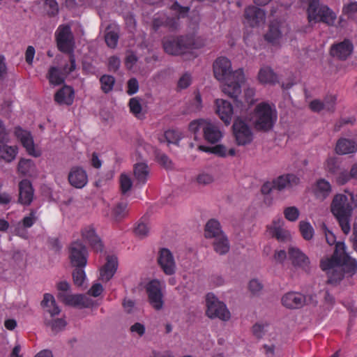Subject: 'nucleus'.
<instances>
[{"mask_svg":"<svg viewBox=\"0 0 357 357\" xmlns=\"http://www.w3.org/2000/svg\"><path fill=\"white\" fill-rule=\"evenodd\" d=\"M214 77L224 83L222 92L234 100L236 107L243 109V104L238 100L241 93V84L245 82L242 68L235 71L231 69V63L227 57L221 56L216 59L213 65Z\"/></svg>","mask_w":357,"mask_h":357,"instance_id":"obj_1","label":"nucleus"},{"mask_svg":"<svg viewBox=\"0 0 357 357\" xmlns=\"http://www.w3.org/2000/svg\"><path fill=\"white\" fill-rule=\"evenodd\" d=\"M319 266L322 271L340 267L346 277H352L357 273V261L346 252L344 242L338 241L336 248L330 257L320 260Z\"/></svg>","mask_w":357,"mask_h":357,"instance_id":"obj_2","label":"nucleus"},{"mask_svg":"<svg viewBox=\"0 0 357 357\" xmlns=\"http://www.w3.org/2000/svg\"><path fill=\"white\" fill-rule=\"evenodd\" d=\"M353 206L349 203L348 197L342 193L335 195L330 205L331 212L344 234H348L351 230L350 222L354 211Z\"/></svg>","mask_w":357,"mask_h":357,"instance_id":"obj_3","label":"nucleus"},{"mask_svg":"<svg viewBox=\"0 0 357 357\" xmlns=\"http://www.w3.org/2000/svg\"><path fill=\"white\" fill-rule=\"evenodd\" d=\"M165 53L172 56L185 54L196 48L195 38L192 35L167 36L162 39Z\"/></svg>","mask_w":357,"mask_h":357,"instance_id":"obj_4","label":"nucleus"},{"mask_svg":"<svg viewBox=\"0 0 357 357\" xmlns=\"http://www.w3.org/2000/svg\"><path fill=\"white\" fill-rule=\"evenodd\" d=\"M277 112L272 109L269 104L261 102L258 104L253 112V126L256 130L263 132L271 131L276 121Z\"/></svg>","mask_w":357,"mask_h":357,"instance_id":"obj_5","label":"nucleus"},{"mask_svg":"<svg viewBox=\"0 0 357 357\" xmlns=\"http://www.w3.org/2000/svg\"><path fill=\"white\" fill-rule=\"evenodd\" d=\"M309 22H321L329 26L335 23V13L327 6L321 4L319 0H310L307 8Z\"/></svg>","mask_w":357,"mask_h":357,"instance_id":"obj_6","label":"nucleus"},{"mask_svg":"<svg viewBox=\"0 0 357 357\" xmlns=\"http://www.w3.org/2000/svg\"><path fill=\"white\" fill-rule=\"evenodd\" d=\"M232 132L238 146H246L253 141L254 134L251 127L239 116H237L233 122Z\"/></svg>","mask_w":357,"mask_h":357,"instance_id":"obj_7","label":"nucleus"},{"mask_svg":"<svg viewBox=\"0 0 357 357\" xmlns=\"http://www.w3.org/2000/svg\"><path fill=\"white\" fill-rule=\"evenodd\" d=\"M206 305L207 307L206 314L211 319L218 318L222 321H228L231 314L226 305L220 301L213 294L206 295Z\"/></svg>","mask_w":357,"mask_h":357,"instance_id":"obj_8","label":"nucleus"},{"mask_svg":"<svg viewBox=\"0 0 357 357\" xmlns=\"http://www.w3.org/2000/svg\"><path fill=\"white\" fill-rule=\"evenodd\" d=\"M56 41L58 50L63 53L73 52L74 38L68 25L60 26L56 32Z\"/></svg>","mask_w":357,"mask_h":357,"instance_id":"obj_9","label":"nucleus"},{"mask_svg":"<svg viewBox=\"0 0 357 357\" xmlns=\"http://www.w3.org/2000/svg\"><path fill=\"white\" fill-rule=\"evenodd\" d=\"M146 291L150 305L155 310H160L164 305L163 294L160 282L158 280L150 281L146 286Z\"/></svg>","mask_w":357,"mask_h":357,"instance_id":"obj_10","label":"nucleus"},{"mask_svg":"<svg viewBox=\"0 0 357 357\" xmlns=\"http://www.w3.org/2000/svg\"><path fill=\"white\" fill-rule=\"evenodd\" d=\"M69 258L74 267H85L87 264L88 252L82 243L75 241L70 246Z\"/></svg>","mask_w":357,"mask_h":357,"instance_id":"obj_11","label":"nucleus"},{"mask_svg":"<svg viewBox=\"0 0 357 357\" xmlns=\"http://www.w3.org/2000/svg\"><path fill=\"white\" fill-rule=\"evenodd\" d=\"M289 258L294 267H298L306 273H310V261L309 257L299 248L290 247L288 249Z\"/></svg>","mask_w":357,"mask_h":357,"instance_id":"obj_12","label":"nucleus"},{"mask_svg":"<svg viewBox=\"0 0 357 357\" xmlns=\"http://www.w3.org/2000/svg\"><path fill=\"white\" fill-rule=\"evenodd\" d=\"M354 50V45L352 42L347 38L343 41L332 45L330 49V54L331 56L341 61H345L351 56Z\"/></svg>","mask_w":357,"mask_h":357,"instance_id":"obj_13","label":"nucleus"},{"mask_svg":"<svg viewBox=\"0 0 357 357\" xmlns=\"http://www.w3.org/2000/svg\"><path fill=\"white\" fill-rule=\"evenodd\" d=\"M158 263L163 272L167 275L176 272V263L171 251L167 248H161L158 253Z\"/></svg>","mask_w":357,"mask_h":357,"instance_id":"obj_14","label":"nucleus"},{"mask_svg":"<svg viewBox=\"0 0 357 357\" xmlns=\"http://www.w3.org/2000/svg\"><path fill=\"white\" fill-rule=\"evenodd\" d=\"M18 187V203L24 206H29L33 201L34 193L31 181L28 179H23L19 183Z\"/></svg>","mask_w":357,"mask_h":357,"instance_id":"obj_15","label":"nucleus"},{"mask_svg":"<svg viewBox=\"0 0 357 357\" xmlns=\"http://www.w3.org/2000/svg\"><path fill=\"white\" fill-rule=\"evenodd\" d=\"M281 301L282 304L287 308L299 309L305 305L306 298L300 293L291 291L285 294Z\"/></svg>","mask_w":357,"mask_h":357,"instance_id":"obj_16","label":"nucleus"},{"mask_svg":"<svg viewBox=\"0 0 357 357\" xmlns=\"http://www.w3.org/2000/svg\"><path fill=\"white\" fill-rule=\"evenodd\" d=\"M15 135L20 140L22 146L26 149L27 153L34 157L40 155L34 149V142L33 137L29 132L22 130L20 127H16L15 129Z\"/></svg>","mask_w":357,"mask_h":357,"instance_id":"obj_17","label":"nucleus"},{"mask_svg":"<svg viewBox=\"0 0 357 357\" xmlns=\"http://www.w3.org/2000/svg\"><path fill=\"white\" fill-rule=\"evenodd\" d=\"M274 189L282 191L285 188L297 185L300 183V178L294 174H287L279 176L273 181Z\"/></svg>","mask_w":357,"mask_h":357,"instance_id":"obj_18","label":"nucleus"},{"mask_svg":"<svg viewBox=\"0 0 357 357\" xmlns=\"http://www.w3.org/2000/svg\"><path fill=\"white\" fill-rule=\"evenodd\" d=\"M118 268V259L114 255H107L106 263L100 269V279L108 282L115 274Z\"/></svg>","mask_w":357,"mask_h":357,"instance_id":"obj_19","label":"nucleus"},{"mask_svg":"<svg viewBox=\"0 0 357 357\" xmlns=\"http://www.w3.org/2000/svg\"><path fill=\"white\" fill-rule=\"evenodd\" d=\"M82 235L94 251L102 252L103 250L104 245L92 226L84 228L82 231Z\"/></svg>","mask_w":357,"mask_h":357,"instance_id":"obj_20","label":"nucleus"},{"mask_svg":"<svg viewBox=\"0 0 357 357\" xmlns=\"http://www.w3.org/2000/svg\"><path fill=\"white\" fill-rule=\"evenodd\" d=\"M217 113L226 126L231 123L234 109L231 103L225 100H216Z\"/></svg>","mask_w":357,"mask_h":357,"instance_id":"obj_21","label":"nucleus"},{"mask_svg":"<svg viewBox=\"0 0 357 357\" xmlns=\"http://www.w3.org/2000/svg\"><path fill=\"white\" fill-rule=\"evenodd\" d=\"M68 181L71 185L76 188H82L87 183L86 172L81 167H73L68 174Z\"/></svg>","mask_w":357,"mask_h":357,"instance_id":"obj_22","label":"nucleus"},{"mask_svg":"<svg viewBox=\"0 0 357 357\" xmlns=\"http://www.w3.org/2000/svg\"><path fill=\"white\" fill-rule=\"evenodd\" d=\"M244 15L248 23L251 26H255L264 20L265 12L257 6H250L245 8Z\"/></svg>","mask_w":357,"mask_h":357,"instance_id":"obj_23","label":"nucleus"},{"mask_svg":"<svg viewBox=\"0 0 357 357\" xmlns=\"http://www.w3.org/2000/svg\"><path fill=\"white\" fill-rule=\"evenodd\" d=\"M75 91L72 86L64 85L54 94V100L59 105H71L73 103Z\"/></svg>","mask_w":357,"mask_h":357,"instance_id":"obj_24","label":"nucleus"},{"mask_svg":"<svg viewBox=\"0 0 357 357\" xmlns=\"http://www.w3.org/2000/svg\"><path fill=\"white\" fill-rule=\"evenodd\" d=\"M203 132L204 139L211 144L217 143L222 137L218 127L211 123L204 124Z\"/></svg>","mask_w":357,"mask_h":357,"instance_id":"obj_25","label":"nucleus"},{"mask_svg":"<svg viewBox=\"0 0 357 357\" xmlns=\"http://www.w3.org/2000/svg\"><path fill=\"white\" fill-rule=\"evenodd\" d=\"M335 150L338 155L353 153L357 151V144L354 140L340 138L336 143Z\"/></svg>","mask_w":357,"mask_h":357,"instance_id":"obj_26","label":"nucleus"},{"mask_svg":"<svg viewBox=\"0 0 357 357\" xmlns=\"http://www.w3.org/2000/svg\"><path fill=\"white\" fill-rule=\"evenodd\" d=\"M58 298L67 305L80 306L82 307H88V304L85 302L86 298L82 294L66 295L59 294Z\"/></svg>","mask_w":357,"mask_h":357,"instance_id":"obj_27","label":"nucleus"},{"mask_svg":"<svg viewBox=\"0 0 357 357\" xmlns=\"http://www.w3.org/2000/svg\"><path fill=\"white\" fill-rule=\"evenodd\" d=\"M149 174V169L146 163L138 162L134 165V176L137 181V184H145Z\"/></svg>","mask_w":357,"mask_h":357,"instance_id":"obj_28","label":"nucleus"},{"mask_svg":"<svg viewBox=\"0 0 357 357\" xmlns=\"http://www.w3.org/2000/svg\"><path fill=\"white\" fill-rule=\"evenodd\" d=\"M223 234L218 220L211 219L206 222L204 230V235L206 238H215Z\"/></svg>","mask_w":357,"mask_h":357,"instance_id":"obj_29","label":"nucleus"},{"mask_svg":"<svg viewBox=\"0 0 357 357\" xmlns=\"http://www.w3.org/2000/svg\"><path fill=\"white\" fill-rule=\"evenodd\" d=\"M258 78L260 82L265 84L268 83L274 84L278 82L277 74L271 67L268 66L264 67L260 69L258 74Z\"/></svg>","mask_w":357,"mask_h":357,"instance_id":"obj_30","label":"nucleus"},{"mask_svg":"<svg viewBox=\"0 0 357 357\" xmlns=\"http://www.w3.org/2000/svg\"><path fill=\"white\" fill-rule=\"evenodd\" d=\"M324 271L328 276V280H326V284H328L337 286L344 278V273H342L340 267H335Z\"/></svg>","mask_w":357,"mask_h":357,"instance_id":"obj_31","label":"nucleus"},{"mask_svg":"<svg viewBox=\"0 0 357 357\" xmlns=\"http://www.w3.org/2000/svg\"><path fill=\"white\" fill-rule=\"evenodd\" d=\"M214 238L213 243L214 250L220 255L227 253L229 250V243L227 236L223 234Z\"/></svg>","mask_w":357,"mask_h":357,"instance_id":"obj_32","label":"nucleus"},{"mask_svg":"<svg viewBox=\"0 0 357 357\" xmlns=\"http://www.w3.org/2000/svg\"><path fill=\"white\" fill-rule=\"evenodd\" d=\"M112 26L108 25L105 29V41L110 48H115L117 46L119 34L117 29H111Z\"/></svg>","mask_w":357,"mask_h":357,"instance_id":"obj_33","label":"nucleus"},{"mask_svg":"<svg viewBox=\"0 0 357 357\" xmlns=\"http://www.w3.org/2000/svg\"><path fill=\"white\" fill-rule=\"evenodd\" d=\"M47 77L50 83L54 85H60L65 82L63 73L55 66L50 68Z\"/></svg>","mask_w":357,"mask_h":357,"instance_id":"obj_34","label":"nucleus"},{"mask_svg":"<svg viewBox=\"0 0 357 357\" xmlns=\"http://www.w3.org/2000/svg\"><path fill=\"white\" fill-rule=\"evenodd\" d=\"M17 153V147L11 146L6 144L0 145V158L7 162L13 161Z\"/></svg>","mask_w":357,"mask_h":357,"instance_id":"obj_35","label":"nucleus"},{"mask_svg":"<svg viewBox=\"0 0 357 357\" xmlns=\"http://www.w3.org/2000/svg\"><path fill=\"white\" fill-rule=\"evenodd\" d=\"M44 324L50 327L52 331L56 334L59 332L63 331L67 325L66 321L63 318H57V319H45Z\"/></svg>","mask_w":357,"mask_h":357,"instance_id":"obj_36","label":"nucleus"},{"mask_svg":"<svg viewBox=\"0 0 357 357\" xmlns=\"http://www.w3.org/2000/svg\"><path fill=\"white\" fill-rule=\"evenodd\" d=\"M154 156L156 162L163 168L167 170L174 169V163L169 158L159 149L154 150Z\"/></svg>","mask_w":357,"mask_h":357,"instance_id":"obj_37","label":"nucleus"},{"mask_svg":"<svg viewBox=\"0 0 357 357\" xmlns=\"http://www.w3.org/2000/svg\"><path fill=\"white\" fill-rule=\"evenodd\" d=\"M182 138L181 133L174 130H168L165 132L162 137L159 138L160 142H167L168 144H174L177 146Z\"/></svg>","mask_w":357,"mask_h":357,"instance_id":"obj_38","label":"nucleus"},{"mask_svg":"<svg viewBox=\"0 0 357 357\" xmlns=\"http://www.w3.org/2000/svg\"><path fill=\"white\" fill-rule=\"evenodd\" d=\"M282 36V33L280 30L279 26L276 24H271L268 27V31L264 36L266 41L271 43H275Z\"/></svg>","mask_w":357,"mask_h":357,"instance_id":"obj_39","label":"nucleus"},{"mask_svg":"<svg viewBox=\"0 0 357 357\" xmlns=\"http://www.w3.org/2000/svg\"><path fill=\"white\" fill-rule=\"evenodd\" d=\"M101 89L105 93L112 91L115 84V78L112 75H103L100 78Z\"/></svg>","mask_w":357,"mask_h":357,"instance_id":"obj_40","label":"nucleus"},{"mask_svg":"<svg viewBox=\"0 0 357 357\" xmlns=\"http://www.w3.org/2000/svg\"><path fill=\"white\" fill-rule=\"evenodd\" d=\"M128 204L125 202H119L112 211V215L116 221L125 218L128 213Z\"/></svg>","mask_w":357,"mask_h":357,"instance_id":"obj_41","label":"nucleus"},{"mask_svg":"<svg viewBox=\"0 0 357 357\" xmlns=\"http://www.w3.org/2000/svg\"><path fill=\"white\" fill-rule=\"evenodd\" d=\"M33 167V162L31 159L21 158L18 162L17 171L22 176L29 175Z\"/></svg>","mask_w":357,"mask_h":357,"instance_id":"obj_42","label":"nucleus"},{"mask_svg":"<svg viewBox=\"0 0 357 357\" xmlns=\"http://www.w3.org/2000/svg\"><path fill=\"white\" fill-rule=\"evenodd\" d=\"M326 170L332 175H336L342 169L340 162L336 158H329L326 162Z\"/></svg>","mask_w":357,"mask_h":357,"instance_id":"obj_43","label":"nucleus"},{"mask_svg":"<svg viewBox=\"0 0 357 357\" xmlns=\"http://www.w3.org/2000/svg\"><path fill=\"white\" fill-rule=\"evenodd\" d=\"M299 229L303 238L306 241H310L313 238L314 229L310 224L306 221H301L299 223Z\"/></svg>","mask_w":357,"mask_h":357,"instance_id":"obj_44","label":"nucleus"},{"mask_svg":"<svg viewBox=\"0 0 357 357\" xmlns=\"http://www.w3.org/2000/svg\"><path fill=\"white\" fill-rule=\"evenodd\" d=\"M130 112L138 119H142L144 115L142 113V105L138 98H132L129 100Z\"/></svg>","mask_w":357,"mask_h":357,"instance_id":"obj_45","label":"nucleus"},{"mask_svg":"<svg viewBox=\"0 0 357 357\" xmlns=\"http://www.w3.org/2000/svg\"><path fill=\"white\" fill-rule=\"evenodd\" d=\"M272 236L281 242H285L290 239L291 235L287 230L280 227H274L271 231Z\"/></svg>","mask_w":357,"mask_h":357,"instance_id":"obj_46","label":"nucleus"},{"mask_svg":"<svg viewBox=\"0 0 357 357\" xmlns=\"http://www.w3.org/2000/svg\"><path fill=\"white\" fill-rule=\"evenodd\" d=\"M84 267H75V269L73 272V280L75 285L80 287L83 284L86 274L84 271Z\"/></svg>","mask_w":357,"mask_h":357,"instance_id":"obj_47","label":"nucleus"},{"mask_svg":"<svg viewBox=\"0 0 357 357\" xmlns=\"http://www.w3.org/2000/svg\"><path fill=\"white\" fill-rule=\"evenodd\" d=\"M317 189L324 197H326L331 192V185L326 179L320 178L317 181Z\"/></svg>","mask_w":357,"mask_h":357,"instance_id":"obj_48","label":"nucleus"},{"mask_svg":"<svg viewBox=\"0 0 357 357\" xmlns=\"http://www.w3.org/2000/svg\"><path fill=\"white\" fill-rule=\"evenodd\" d=\"M45 6L49 17H54L59 13V6L56 0H45Z\"/></svg>","mask_w":357,"mask_h":357,"instance_id":"obj_49","label":"nucleus"},{"mask_svg":"<svg viewBox=\"0 0 357 357\" xmlns=\"http://www.w3.org/2000/svg\"><path fill=\"white\" fill-rule=\"evenodd\" d=\"M336 101L337 96L335 95H327L323 101V103H324V109L329 112L333 113L335 110Z\"/></svg>","mask_w":357,"mask_h":357,"instance_id":"obj_50","label":"nucleus"},{"mask_svg":"<svg viewBox=\"0 0 357 357\" xmlns=\"http://www.w3.org/2000/svg\"><path fill=\"white\" fill-rule=\"evenodd\" d=\"M299 211L296 206H289L284 208V215L287 220L295 222L299 217Z\"/></svg>","mask_w":357,"mask_h":357,"instance_id":"obj_51","label":"nucleus"},{"mask_svg":"<svg viewBox=\"0 0 357 357\" xmlns=\"http://www.w3.org/2000/svg\"><path fill=\"white\" fill-rule=\"evenodd\" d=\"M132 181L126 174H122L120 176V187L123 195H126L132 188Z\"/></svg>","mask_w":357,"mask_h":357,"instance_id":"obj_52","label":"nucleus"},{"mask_svg":"<svg viewBox=\"0 0 357 357\" xmlns=\"http://www.w3.org/2000/svg\"><path fill=\"white\" fill-rule=\"evenodd\" d=\"M263 288V284L257 279H252L248 283V289L253 296L259 295Z\"/></svg>","mask_w":357,"mask_h":357,"instance_id":"obj_53","label":"nucleus"},{"mask_svg":"<svg viewBox=\"0 0 357 357\" xmlns=\"http://www.w3.org/2000/svg\"><path fill=\"white\" fill-rule=\"evenodd\" d=\"M162 25L168 28L170 31H176L179 27V18L167 17L162 22Z\"/></svg>","mask_w":357,"mask_h":357,"instance_id":"obj_54","label":"nucleus"},{"mask_svg":"<svg viewBox=\"0 0 357 357\" xmlns=\"http://www.w3.org/2000/svg\"><path fill=\"white\" fill-rule=\"evenodd\" d=\"M336 176L335 181L339 185H343L351 179L349 173L344 169H342Z\"/></svg>","mask_w":357,"mask_h":357,"instance_id":"obj_55","label":"nucleus"},{"mask_svg":"<svg viewBox=\"0 0 357 357\" xmlns=\"http://www.w3.org/2000/svg\"><path fill=\"white\" fill-rule=\"evenodd\" d=\"M197 181L200 185H206L214 181V177L211 174L202 172L197 175Z\"/></svg>","mask_w":357,"mask_h":357,"instance_id":"obj_56","label":"nucleus"},{"mask_svg":"<svg viewBox=\"0 0 357 357\" xmlns=\"http://www.w3.org/2000/svg\"><path fill=\"white\" fill-rule=\"evenodd\" d=\"M342 13L349 17H353L357 13V1H351L343 6Z\"/></svg>","mask_w":357,"mask_h":357,"instance_id":"obj_57","label":"nucleus"},{"mask_svg":"<svg viewBox=\"0 0 357 357\" xmlns=\"http://www.w3.org/2000/svg\"><path fill=\"white\" fill-rule=\"evenodd\" d=\"M321 228L325 234L326 242L331 245L333 244L336 245V243L337 242L336 241L335 236L331 231L328 229V228L327 227L326 225L324 222H322Z\"/></svg>","mask_w":357,"mask_h":357,"instance_id":"obj_58","label":"nucleus"},{"mask_svg":"<svg viewBox=\"0 0 357 357\" xmlns=\"http://www.w3.org/2000/svg\"><path fill=\"white\" fill-rule=\"evenodd\" d=\"M135 234L139 238H144L148 236L149 228L144 222H139L134 229Z\"/></svg>","mask_w":357,"mask_h":357,"instance_id":"obj_59","label":"nucleus"},{"mask_svg":"<svg viewBox=\"0 0 357 357\" xmlns=\"http://www.w3.org/2000/svg\"><path fill=\"white\" fill-rule=\"evenodd\" d=\"M37 220V217L36 216V211L34 210H31V212L28 216H25L22 220V225L25 228H29L35 223Z\"/></svg>","mask_w":357,"mask_h":357,"instance_id":"obj_60","label":"nucleus"},{"mask_svg":"<svg viewBox=\"0 0 357 357\" xmlns=\"http://www.w3.org/2000/svg\"><path fill=\"white\" fill-rule=\"evenodd\" d=\"M139 89V83L136 78L132 77L128 82V90L127 93L132 96L136 93Z\"/></svg>","mask_w":357,"mask_h":357,"instance_id":"obj_61","label":"nucleus"},{"mask_svg":"<svg viewBox=\"0 0 357 357\" xmlns=\"http://www.w3.org/2000/svg\"><path fill=\"white\" fill-rule=\"evenodd\" d=\"M206 122L202 119L192 121L190 123L188 128L190 131L196 134L200 129L203 130L204 124H206Z\"/></svg>","mask_w":357,"mask_h":357,"instance_id":"obj_62","label":"nucleus"},{"mask_svg":"<svg viewBox=\"0 0 357 357\" xmlns=\"http://www.w3.org/2000/svg\"><path fill=\"white\" fill-rule=\"evenodd\" d=\"M121 64L119 58L116 56H112L109 57L108 62V69L110 71L116 72Z\"/></svg>","mask_w":357,"mask_h":357,"instance_id":"obj_63","label":"nucleus"},{"mask_svg":"<svg viewBox=\"0 0 357 357\" xmlns=\"http://www.w3.org/2000/svg\"><path fill=\"white\" fill-rule=\"evenodd\" d=\"M191 84V76L188 73H185L183 76L178 79V87L181 89H184L188 88Z\"/></svg>","mask_w":357,"mask_h":357,"instance_id":"obj_64","label":"nucleus"}]
</instances>
